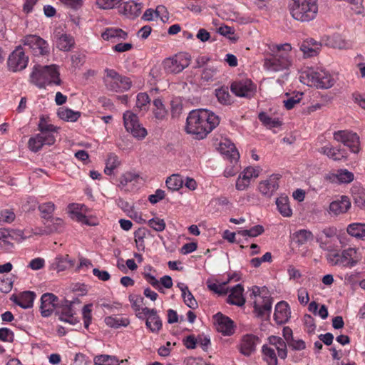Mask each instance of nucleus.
Here are the masks:
<instances>
[{
  "instance_id": "nucleus-58",
  "label": "nucleus",
  "mask_w": 365,
  "mask_h": 365,
  "mask_svg": "<svg viewBox=\"0 0 365 365\" xmlns=\"http://www.w3.org/2000/svg\"><path fill=\"white\" fill-rule=\"evenodd\" d=\"M148 225H149V227H150L157 232L163 231L166 227L164 220L160 219L158 217H154L150 219L148 222Z\"/></svg>"
},
{
  "instance_id": "nucleus-19",
  "label": "nucleus",
  "mask_w": 365,
  "mask_h": 365,
  "mask_svg": "<svg viewBox=\"0 0 365 365\" xmlns=\"http://www.w3.org/2000/svg\"><path fill=\"white\" fill-rule=\"evenodd\" d=\"M216 329L224 335L230 336L234 332L233 322L228 317L220 312L214 316Z\"/></svg>"
},
{
  "instance_id": "nucleus-43",
  "label": "nucleus",
  "mask_w": 365,
  "mask_h": 365,
  "mask_svg": "<svg viewBox=\"0 0 365 365\" xmlns=\"http://www.w3.org/2000/svg\"><path fill=\"white\" fill-rule=\"evenodd\" d=\"M293 240L298 245H302L308 241L312 240L314 235L312 232L307 230H299L293 234Z\"/></svg>"
},
{
  "instance_id": "nucleus-27",
  "label": "nucleus",
  "mask_w": 365,
  "mask_h": 365,
  "mask_svg": "<svg viewBox=\"0 0 365 365\" xmlns=\"http://www.w3.org/2000/svg\"><path fill=\"white\" fill-rule=\"evenodd\" d=\"M290 309L287 302L281 301L274 308V319L277 324L286 323L290 317Z\"/></svg>"
},
{
  "instance_id": "nucleus-18",
  "label": "nucleus",
  "mask_w": 365,
  "mask_h": 365,
  "mask_svg": "<svg viewBox=\"0 0 365 365\" xmlns=\"http://www.w3.org/2000/svg\"><path fill=\"white\" fill-rule=\"evenodd\" d=\"M281 175L278 174L272 175L268 179L261 181L258 185V190L262 195L270 197L279 188V180Z\"/></svg>"
},
{
  "instance_id": "nucleus-54",
  "label": "nucleus",
  "mask_w": 365,
  "mask_h": 365,
  "mask_svg": "<svg viewBox=\"0 0 365 365\" xmlns=\"http://www.w3.org/2000/svg\"><path fill=\"white\" fill-rule=\"evenodd\" d=\"M58 114L62 120L71 122H76L81 115L79 112H75L68 108L59 111Z\"/></svg>"
},
{
  "instance_id": "nucleus-12",
  "label": "nucleus",
  "mask_w": 365,
  "mask_h": 365,
  "mask_svg": "<svg viewBox=\"0 0 365 365\" xmlns=\"http://www.w3.org/2000/svg\"><path fill=\"white\" fill-rule=\"evenodd\" d=\"M190 64V58L185 54L180 53L173 58L164 60L163 65L165 71L170 73H178Z\"/></svg>"
},
{
  "instance_id": "nucleus-24",
  "label": "nucleus",
  "mask_w": 365,
  "mask_h": 365,
  "mask_svg": "<svg viewBox=\"0 0 365 365\" xmlns=\"http://www.w3.org/2000/svg\"><path fill=\"white\" fill-rule=\"evenodd\" d=\"M351 207V202L347 196L342 195L339 199L331 202L329 212L334 215L346 213Z\"/></svg>"
},
{
  "instance_id": "nucleus-36",
  "label": "nucleus",
  "mask_w": 365,
  "mask_h": 365,
  "mask_svg": "<svg viewBox=\"0 0 365 365\" xmlns=\"http://www.w3.org/2000/svg\"><path fill=\"white\" fill-rule=\"evenodd\" d=\"M93 361L96 365H120L127 362L128 359L120 360L117 356L108 354H100L94 357Z\"/></svg>"
},
{
  "instance_id": "nucleus-4",
  "label": "nucleus",
  "mask_w": 365,
  "mask_h": 365,
  "mask_svg": "<svg viewBox=\"0 0 365 365\" xmlns=\"http://www.w3.org/2000/svg\"><path fill=\"white\" fill-rule=\"evenodd\" d=\"M31 82L39 88H45L48 86H60L61 80L58 66L35 65L30 74Z\"/></svg>"
},
{
  "instance_id": "nucleus-9",
  "label": "nucleus",
  "mask_w": 365,
  "mask_h": 365,
  "mask_svg": "<svg viewBox=\"0 0 365 365\" xmlns=\"http://www.w3.org/2000/svg\"><path fill=\"white\" fill-rule=\"evenodd\" d=\"M230 90L237 97L252 98L256 93L257 86L248 78L236 79L230 84Z\"/></svg>"
},
{
  "instance_id": "nucleus-44",
  "label": "nucleus",
  "mask_w": 365,
  "mask_h": 365,
  "mask_svg": "<svg viewBox=\"0 0 365 365\" xmlns=\"http://www.w3.org/2000/svg\"><path fill=\"white\" fill-rule=\"evenodd\" d=\"M153 113L155 118L158 120H163L165 118L168 111L160 98H155L153 101Z\"/></svg>"
},
{
  "instance_id": "nucleus-57",
  "label": "nucleus",
  "mask_w": 365,
  "mask_h": 365,
  "mask_svg": "<svg viewBox=\"0 0 365 365\" xmlns=\"http://www.w3.org/2000/svg\"><path fill=\"white\" fill-rule=\"evenodd\" d=\"M15 218L16 215L12 210L7 208L0 210V222L11 223Z\"/></svg>"
},
{
  "instance_id": "nucleus-28",
  "label": "nucleus",
  "mask_w": 365,
  "mask_h": 365,
  "mask_svg": "<svg viewBox=\"0 0 365 365\" xmlns=\"http://www.w3.org/2000/svg\"><path fill=\"white\" fill-rule=\"evenodd\" d=\"M322 44L314 38H307L300 45V50L306 57L317 56L321 50Z\"/></svg>"
},
{
  "instance_id": "nucleus-42",
  "label": "nucleus",
  "mask_w": 365,
  "mask_h": 365,
  "mask_svg": "<svg viewBox=\"0 0 365 365\" xmlns=\"http://www.w3.org/2000/svg\"><path fill=\"white\" fill-rule=\"evenodd\" d=\"M276 205L280 214L284 217H290L292 214L287 196H280L277 198Z\"/></svg>"
},
{
  "instance_id": "nucleus-41",
  "label": "nucleus",
  "mask_w": 365,
  "mask_h": 365,
  "mask_svg": "<svg viewBox=\"0 0 365 365\" xmlns=\"http://www.w3.org/2000/svg\"><path fill=\"white\" fill-rule=\"evenodd\" d=\"M104 322L107 326L114 329H118L121 327H125L130 324L128 318L116 315L106 317Z\"/></svg>"
},
{
  "instance_id": "nucleus-48",
  "label": "nucleus",
  "mask_w": 365,
  "mask_h": 365,
  "mask_svg": "<svg viewBox=\"0 0 365 365\" xmlns=\"http://www.w3.org/2000/svg\"><path fill=\"white\" fill-rule=\"evenodd\" d=\"M262 351L264 360L266 361L267 365H277V357L274 348L263 345Z\"/></svg>"
},
{
  "instance_id": "nucleus-60",
  "label": "nucleus",
  "mask_w": 365,
  "mask_h": 365,
  "mask_svg": "<svg viewBox=\"0 0 365 365\" xmlns=\"http://www.w3.org/2000/svg\"><path fill=\"white\" fill-rule=\"evenodd\" d=\"M245 180L250 181L252 178H257L259 175V169L258 168L247 167L240 174Z\"/></svg>"
},
{
  "instance_id": "nucleus-25",
  "label": "nucleus",
  "mask_w": 365,
  "mask_h": 365,
  "mask_svg": "<svg viewBox=\"0 0 365 365\" xmlns=\"http://www.w3.org/2000/svg\"><path fill=\"white\" fill-rule=\"evenodd\" d=\"M54 38L56 39V47L63 51H71L74 45L75 41L73 37L61 31H55Z\"/></svg>"
},
{
  "instance_id": "nucleus-53",
  "label": "nucleus",
  "mask_w": 365,
  "mask_h": 365,
  "mask_svg": "<svg viewBox=\"0 0 365 365\" xmlns=\"http://www.w3.org/2000/svg\"><path fill=\"white\" fill-rule=\"evenodd\" d=\"M150 101L147 93H140L137 96L136 107L142 111H147L149 108Z\"/></svg>"
},
{
  "instance_id": "nucleus-56",
  "label": "nucleus",
  "mask_w": 365,
  "mask_h": 365,
  "mask_svg": "<svg viewBox=\"0 0 365 365\" xmlns=\"http://www.w3.org/2000/svg\"><path fill=\"white\" fill-rule=\"evenodd\" d=\"M303 93H297L292 96H289L287 100H284V106L287 110L292 109L296 104L299 103L302 98Z\"/></svg>"
},
{
  "instance_id": "nucleus-2",
  "label": "nucleus",
  "mask_w": 365,
  "mask_h": 365,
  "mask_svg": "<svg viewBox=\"0 0 365 365\" xmlns=\"http://www.w3.org/2000/svg\"><path fill=\"white\" fill-rule=\"evenodd\" d=\"M289 43L272 46V52L264 59V67L270 71L279 72L289 69L292 65Z\"/></svg>"
},
{
  "instance_id": "nucleus-34",
  "label": "nucleus",
  "mask_w": 365,
  "mask_h": 365,
  "mask_svg": "<svg viewBox=\"0 0 365 365\" xmlns=\"http://www.w3.org/2000/svg\"><path fill=\"white\" fill-rule=\"evenodd\" d=\"M75 264V260L68 255L57 256L52 263V268L57 272L64 271L72 268Z\"/></svg>"
},
{
  "instance_id": "nucleus-33",
  "label": "nucleus",
  "mask_w": 365,
  "mask_h": 365,
  "mask_svg": "<svg viewBox=\"0 0 365 365\" xmlns=\"http://www.w3.org/2000/svg\"><path fill=\"white\" fill-rule=\"evenodd\" d=\"M58 128L51 123V119L48 116L41 115L38 123V130L40 133L43 135H54V133L58 132Z\"/></svg>"
},
{
  "instance_id": "nucleus-22",
  "label": "nucleus",
  "mask_w": 365,
  "mask_h": 365,
  "mask_svg": "<svg viewBox=\"0 0 365 365\" xmlns=\"http://www.w3.org/2000/svg\"><path fill=\"white\" fill-rule=\"evenodd\" d=\"M325 178L334 183H350L354 180V175L346 169H339L328 173Z\"/></svg>"
},
{
  "instance_id": "nucleus-16",
  "label": "nucleus",
  "mask_w": 365,
  "mask_h": 365,
  "mask_svg": "<svg viewBox=\"0 0 365 365\" xmlns=\"http://www.w3.org/2000/svg\"><path fill=\"white\" fill-rule=\"evenodd\" d=\"M142 313L147 317L145 325L153 333H159L162 329L163 323L155 309L145 307L142 309Z\"/></svg>"
},
{
  "instance_id": "nucleus-13",
  "label": "nucleus",
  "mask_w": 365,
  "mask_h": 365,
  "mask_svg": "<svg viewBox=\"0 0 365 365\" xmlns=\"http://www.w3.org/2000/svg\"><path fill=\"white\" fill-rule=\"evenodd\" d=\"M29 57L26 56L25 51L21 46H18L9 55L8 58V66L9 70L17 72L24 70L28 64Z\"/></svg>"
},
{
  "instance_id": "nucleus-35",
  "label": "nucleus",
  "mask_w": 365,
  "mask_h": 365,
  "mask_svg": "<svg viewBox=\"0 0 365 365\" xmlns=\"http://www.w3.org/2000/svg\"><path fill=\"white\" fill-rule=\"evenodd\" d=\"M269 342L277 350L278 356L284 359L287 356V343L284 340L277 336H271L268 338Z\"/></svg>"
},
{
  "instance_id": "nucleus-21",
  "label": "nucleus",
  "mask_w": 365,
  "mask_h": 365,
  "mask_svg": "<svg viewBox=\"0 0 365 365\" xmlns=\"http://www.w3.org/2000/svg\"><path fill=\"white\" fill-rule=\"evenodd\" d=\"M218 150L225 158L230 160L232 164L237 163L240 155L235 145L230 140L225 139L221 141Z\"/></svg>"
},
{
  "instance_id": "nucleus-55",
  "label": "nucleus",
  "mask_w": 365,
  "mask_h": 365,
  "mask_svg": "<svg viewBox=\"0 0 365 365\" xmlns=\"http://www.w3.org/2000/svg\"><path fill=\"white\" fill-rule=\"evenodd\" d=\"M92 307L91 304H88L84 305L82 309L83 324L86 329H88L92 321Z\"/></svg>"
},
{
  "instance_id": "nucleus-47",
  "label": "nucleus",
  "mask_w": 365,
  "mask_h": 365,
  "mask_svg": "<svg viewBox=\"0 0 365 365\" xmlns=\"http://www.w3.org/2000/svg\"><path fill=\"white\" fill-rule=\"evenodd\" d=\"M165 183L169 190L175 191L180 190L182 187L184 181L181 175L174 174L167 178Z\"/></svg>"
},
{
  "instance_id": "nucleus-3",
  "label": "nucleus",
  "mask_w": 365,
  "mask_h": 365,
  "mask_svg": "<svg viewBox=\"0 0 365 365\" xmlns=\"http://www.w3.org/2000/svg\"><path fill=\"white\" fill-rule=\"evenodd\" d=\"M288 10L294 20L302 23L310 22L317 16L318 0H289Z\"/></svg>"
},
{
  "instance_id": "nucleus-49",
  "label": "nucleus",
  "mask_w": 365,
  "mask_h": 365,
  "mask_svg": "<svg viewBox=\"0 0 365 365\" xmlns=\"http://www.w3.org/2000/svg\"><path fill=\"white\" fill-rule=\"evenodd\" d=\"M124 125L127 131H130V129H134L139 125L138 117L131 111H126L123 114Z\"/></svg>"
},
{
  "instance_id": "nucleus-40",
  "label": "nucleus",
  "mask_w": 365,
  "mask_h": 365,
  "mask_svg": "<svg viewBox=\"0 0 365 365\" xmlns=\"http://www.w3.org/2000/svg\"><path fill=\"white\" fill-rule=\"evenodd\" d=\"M178 287L182 292V297L185 304L192 309H196L197 307V302L192 294L190 292L187 286L183 283H180L178 284Z\"/></svg>"
},
{
  "instance_id": "nucleus-45",
  "label": "nucleus",
  "mask_w": 365,
  "mask_h": 365,
  "mask_svg": "<svg viewBox=\"0 0 365 365\" xmlns=\"http://www.w3.org/2000/svg\"><path fill=\"white\" fill-rule=\"evenodd\" d=\"M120 165L118 157L114 153H109L106 161L104 173L107 175H112L113 170Z\"/></svg>"
},
{
  "instance_id": "nucleus-26",
  "label": "nucleus",
  "mask_w": 365,
  "mask_h": 365,
  "mask_svg": "<svg viewBox=\"0 0 365 365\" xmlns=\"http://www.w3.org/2000/svg\"><path fill=\"white\" fill-rule=\"evenodd\" d=\"M128 33L119 28H106L101 34V37L105 41L112 43H118L127 39Z\"/></svg>"
},
{
  "instance_id": "nucleus-29",
  "label": "nucleus",
  "mask_w": 365,
  "mask_h": 365,
  "mask_svg": "<svg viewBox=\"0 0 365 365\" xmlns=\"http://www.w3.org/2000/svg\"><path fill=\"white\" fill-rule=\"evenodd\" d=\"M120 11L129 18L133 19L139 16L143 8L142 4H138L134 1H128L120 4Z\"/></svg>"
},
{
  "instance_id": "nucleus-50",
  "label": "nucleus",
  "mask_w": 365,
  "mask_h": 365,
  "mask_svg": "<svg viewBox=\"0 0 365 365\" xmlns=\"http://www.w3.org/2000/svg\"><path fill=\"white\" fill-rule=\"evenodd\" d=\"M258 118L268 128H278L282 125L277 118H272L264 112L260 113Z\"/></svg>"
},
{
  "instance_id": "nucleus-63",
  "label": "nucleus",
  "mask_w": 365,
  "mask_h": 365,
  "mask_svg": "<svg viewBox=\"0 0 365 365\" xmlns=\"http://www.w3.org/2000/svg\"><path fill=\"white\" fill-rule=\"evenodd\" d=\"M122 0H97L98 6L103 9H110L120 4Z\"/></svg>"
},
{
  "instance_id": "nucleus-38",
  "label": "nucleus",
  "mask_w": 365,
  "mask_h": 365,
  "mask_svg": "<svg viewBox=\"0 0 365 365\" xmlns=\"http://www.w3.org/2000/svg\"><path fill=\"white\" fill-rule=\"evenodd\" d=\"M354 203L360 208L365 209V188L354 185L351 190Z\"/></svg>"
},
{
  "instance_id": "nucleus-20",
  "label": "nucleus",
  "mask_w": 365,
  "mask_h": 365,
  "mask_svg": "<svg viewBox=\"0 0 365 365\" xmlns=\"http://www.w3.org/2000/svg\"><path fill=\"white\" fill-rule=\"evenodd\" d=\"M36 295L34 292L24 291L18 294H12L10 300L23 309L31 308Z\"/></svg>"
},
{
  "instance_id": "nucleus-46",
  "label": "nucleus",
  "mask_w": 365,
  "mask_h": 365,
  "mask_svg": "<svg viewBox=\"0 0 365 365\" xmlns=\"http://www.w3.org/2000/svg\"><path fill=\"white\" fill-rule=\"evenodd\" d=\"M215 96L219 103L222 105H230L232 103V98L230 96L227 87H220L215 90Z\"/></svg>"
},
{
  "instance_id": "nucleus-1",
  "label": "nucleus",
  "mask_w": 365,
  "mask_h": 365,
  "mask_svg": "<svg viewBox=\"0 0 365 365\" xmlns=\"http://www.w3.org/2000/svg\"><path fill=\"white\" fill-rule=\"evenodd\" d=\"M220 123V119L214 113L205 109L192 110L186 120V132L203 139Z\"/></svg>"
},
{
  "instance_id": "nucleus-61",
  "label": "nucleus",
  "mask_w": 365,
  "mask_h": 365,
  "mask_svg": "<svg viewBox=\"0 0 365 365\" xmlns=\"http://www.w3.org/2000/svg\"><path fill=\"white\" fill-rule=\"evenodd\" d=\"M143 278L155 289L159 292H163V287H161L160 282L155 278V276L152 275L148 272L143 273Z\"/></svg>"
},
{
  "instance_id": "nucleus-6",
  "label": "nucleus",
  "mask_w": 365,
  "mask_h": 365,
  "mask_svg": "<svg viewBox=\"0 0 365 365\" xmlns=\"http://www.w3.org/2000/svg\"><path fill=\"white\" fill-rule=\"evenodd\" d=\"M300 81L304 84L320 89L329 88L335 83V78L333 75L326 69L320 68H309L302 72Z\"/></svg>"
},
{
  "instance_id": "nucleus-37",
  "label": "nucleus",
  "mask_w": 365,
  "mask_h": 365,
  "mask_svg": "<svg viewBox=\"0 0 365 365\" xmlns=\"http://www.w3.org/2000/svg\"><path fill=\"white\" fill-rule=\"evenodd\" d=\"M14 239V237L9 230L0 228V250L11 251L14 248L12 242Z\"/></svg>"
},
{
  "instance_id": "nucleus-31",
  "label": "nucleus",
  "mask_w": 365,
  "mask_h": 365,
  "mask_svg": "<svg viewBox=\"0 0 365 365\" xmlns=\"http://www.w3.org/2000/svg\"><path fill=\"white\" fill-rule=\"evenodd\" d=\"M243 292L244 288L242 285L238 284L234 286L230 289V294L227 297V302L238 307L243 306L245 303V299L243 297Z\"/></svg>"
},
{
  "instance_id": "nucleus-39",
  "label": "nucleus",
  "mask_w": 365,
  "mask_h": 365,
  "mask_svg": "<svg viewBox=\"0 0 365 365\" xmlns=\"http://www.w3.org/2000/svg\"><path fill=\"white\" fill-rule=\"evenodd\" d=\"M347 233L359 240H365V224L354 222L349 224L346 228Z\"/></svg>"
},
{
  "instance_id": "nucleus-10",
  "label": "nucleus",
  "mask_w": 365,
  "mask_h": 365,
  "mask_svg": "<svg viewBox=\"0 0 365 365\" xmlns=\"http://www.w3.org/2000/svg\"><path fill=\"white\" fill-rule=\"evenodd\" d=\"M24 45L31 50L34 56H48L50 54L48 43L36 35L26 36L24 39Z\"/></svg>"
},
{
  "instance_id": "nucleus-51",
  "label": "nucleus",
  "mask_w": 365,
  "mask_h": 365,
  "mask_svg": "<svg viewBox=\"0 0 365 365\" xmlns=\"http://www.w3.org/2000/svg\"><path fill=\"white\" fill-rule=\"evenodd\" d=\"M38 210L41 212V217L46 220L52 217L55 205L51 202H44L38 205Z\"/></svg>"
},
{
  "instance_id": "nucleus-30",
  "label": "nucleus",
  "mask_w": 365,
  "mask_h": 365,
  "mask_svg": "<svg viewBox=\"0 0 365 365\" xmlns=\"http://www.w3.org/2000/svg\"><path fill=\"white\" fill-rule=\"evenodd\" d=\"M44 228L40 231L41 235H48L53 232H61L63 230L62 219L51 217L44 222Z\"/></svg>"
},
{
  "instance_id": "nucleus-32",
  "label": "nucleus",
  "mask_w": 365,
  "mask_h": 365,
  "mask_svg": "<svg viewBox=\"0 0 365 365\" xmlns=\"http://www.w3.org/2000/svg\"><path fill=\"white\" fill-rule=\"evenodd\" d=\"M319 152L334 161H340L347 158V153L345 150L331 145H326L321 148Z\"/></svg>"
},
{
  "instance_id": "nucleus-52",
  "label": "nucleus",
  "mask_w": 365,
  "mask_h": 365,
  "mask_svg": "<svg viewBox=\"0 0 365 365\" xmlns=\"http://www.w3.org/2000/svg\"><path fill=\"white\" fill-rule=\"evenodd\" d=\"M264 231L263 226L257 225L249 230H242L238 231V234L242 237H255L262 235Z\"/></svg>"
},
{
  "instance_id": "nucleus-15",
  "label": "nucleus",
  "mask_w": 365,
  "mask_h": 365,
  "mask_svg": "<svg viewBox=\"0 0 365 365\" xmlns=\"http://www.w3.org/2000/svg\"><path fill=\"white\" fill-rule=\"evenodd\" d=\"M59 299L53 293L46 292L41 297L40 312L43 317H48L52 315L58 308Z\"/></svg>"
},
{
  "instance_id": "nucleus-64",
  "label": "nucleus",
  "mask_w": 365,
  "mask_h": 365,
  "mask_svg": "<svg viewBox=\"0 0 365 365\" xmlns=\"http://www.w3.org/2000/svg\"><path fill=\"white\" fill-rule=\"evenodd\" d=\"M14 333L9 328L0 329V340L4 342H12L14 341Z\"/></svg>"
},
{
  "instance_id": "nucleus-23",
  "label": "nucleus",
  "mask_w": 365,
  "mask_h": 365,
  "mask_svg": "<svg viewBox=\"0 0 365 365\" xmlns=\"http://www.w3.org/2000/svg\"><path fill=\"white\" fill-rule=\"evenodd\" d=\"M259 341V337L254 334H248L243 336L240 348L241 354L247 356H250L255 351L256 346Z\"/></svg>"
},
{
  "instance_id": "nucleus-7",
  "label": "nucleus",
  "mask_w": 365,
  "mask_h": 365,
  "mask_svg": "<svg viewBox=\"0 0 365 365\" xmlns=\"http://www.w3.org/2000/svg\"><path fill=\"white\" fill-rule=\"evenodd\" d=\"M254 297V312L257 317L269 319L272 312V298L265 287L254 286L251 297Z\"/></svg>"
},
{
  "instance_id": "nucleus-8",
  "label": "nucleus",
  "mask_w": 365,
  "mask_h": 365,
  "mask_svg": "<svg viewBox=\"0 0 365 365\" xmlns=\"http://www.w3.org/2000/svg\"><path fill=\"white\" fill-rule=\"evenodd\" d=\"M106 88L110 91L124 92L132 86L130 78L119 74L114 69L106 68L103 77Z\"/></svg>"
},
{
  "instance_id": "nucleus-5",
  "label": "nucleus",
  "mask_w": 365,
  "mask_h": 365,
  "mask_svg": "<svg viewBox=\"0 0 365 365\" xmlns=\"http://www.w3.org/2000/svg\"><path fill=\"white\" fill-rule=\"evenodd\" d=\"M320 247L323 250H327L330 252L327 255V258L329 263L331 265L351 268L354 267L359 261L357 250L355 248L349 247L344 250L341 252H334L333 246L327 242H322Z\"/></svg>"
},
{
  "instance_id": "nucleus-11",
  "label": "nucleus",
  "mask_w": 365,
  "mask_h": 365,
  "mask_svg": "<svg viewBox=\"0 0 365 365\" xmlns=\"http://www.w3.org/2000/svg\"><path fill=\"white\" fill-rule=\"evenodd\" d=\"M73 302L64 300L59 302L56 314L58 316L59 320L76 325L80 322L78 317L75 316L76 312L73 309Z\"/></svg>"
},
{
  "instance_id": "nucleus-59",
  "label": "nucleus",
  "mask_w": 365,
  "mask_h": 365,
  "mask_svg": "<svg viewBox=\"0 0 365 365\" xmlns=\"http://www.w3.org/2000/svg\"><path fill=\"white\" fill-rule=\"evenodd\" d=\"M143 297L138 294H130L129 296V301L131 304L132 308L135 311H140L143 308Z\"/></svg>"
},
{
  "instance_id": "nucleus-14",
  "label": "nucleus",
  "mask_w": 365,
  "mask_h": 365,
  "mask_svg": "<svg viewBox=\"0 0 365 365\" xmlns=\"http://www.w3.org/2000/svg\"><path fill=\"white\" fill-rule=\"evenodd\" d=\"M334 139L349 148L352 153L359 151V138L356 133L349 130H338L334 133Z\"/></svg>"
},
{
  "instance_id": "nucleus-17",
  "label": "nucleus",
  "mask_w": 365,
  "mask_h": 365,
  "mask_svg": "<svg viewBox=\"0 0 365 365\" xmlns=\"http://www.w3.org/2000/svg\"><path fill=\"white\" fill-rule=\"evenodd\" d=\"M55 142V135H43L41 133H38L29 138L28 147L31 151L37 153L44 145H52Z\"/></svg>"
},
{
  "instance_id": "nucleus-62",
  "label": "nucleus",
  "mask_w": 365,
  "mask_h": 365,
  "mask_svg": "<svg viewBox=\"0 0 365 365\" xmlns=\"http://www.w3.org/2000/svg\"><path fill=\"white\" fill-rule=\"evenodd\" d=\"M165 10V8L163 6H158L156 8L155 11H154L151 9H147L145 11V13L143 14L142 19H144L145 21H151L153 19L154 15H156L157 16H158L160 15V13Z\"/></svg>"
}]
</instances>
